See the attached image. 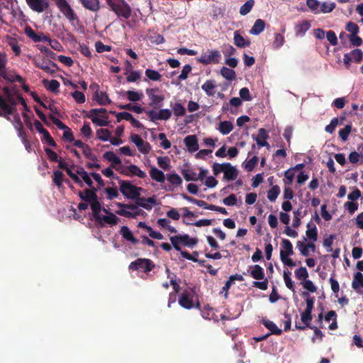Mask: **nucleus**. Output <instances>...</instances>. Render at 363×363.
<instances>
[{
    "label": "nucleus",
    "mask_w": 363,
    "mask_h": 363,
    "mask_svg": "<svg viewBox=\"0 0 363 363\" xmlns=\"http://www.w3.org/2000/svg\"><path fill=\"white\" fill-rule=\"evenodd\" d=\"M184 143L190 152H194L199 150L198 139L195 135H187L184 138Z\"/></svg>",
    "instance_id": "obj_17"
},
{
    "label": "nucleus",
    "mask_w": 363,
    "mask_h": 363,
    "mask_svg": "<svg viewBox=\"0 0 363 363\" xmlns=\"http://www.w3.org/2000/svg\"><path fill=\"white\" fill-rule=\"evenodd\" d=\"M233 129V125L230 121H225L219 123L218 130L223 135H228Z\"/></svg>",
    "instance_id": "obj_36"
},
{
    "label": "nucleus",
    "mask_w": 363,
    "mask_h": 363,
    "mask_svg": "<svg viewBox=\"0 0 363 363\" xmlns=\"http://www.w3.org/2000/svg\"><path fill=\"white\" fill-rule=\"evenodd\" d=\"M216 82L213 80H207L201 86V89L208 96H213L216 94Z\"/></svg>",
    "instance_id": "obj_27"
},
{
    "label": "nucleus",
    "mask_w": 363,
    "mask_h": 363,
    "mask_svg": "<svg viewBox=\"0 0 363 363\" xmlns=\"http://www.w3.org/2000/svg\"><path fill=\"white\" fill-rule=\"evenodd\" d=\"M111 133L105 128H100L96 130V137L101 141L110 140Z\"/></svg>",
    "instance_id": "obj_42"
},
{
    "label": "nucleus",
    "mask_w": 363,
    "mask_h": 363,
    "mask_svg": "<svg viewBox=\"0 0 363 363\" xmlns=\"http://www.w3.org/2000/svg\"><path fill=\"white\" fill-rule=\"evenodd\" d=\"M79 198L87 203H91L93 200L98 197L97 194L91 192L89 189H86L84 191H79L78 193Z\"/></svg>",
    "instance_id": "obj_29"
},
{
    "label": "nucleus",
    "mask_w": 363,
    "mask_h": 363,
    "mask_svg": "<svg viewBox=\"0 0 363 363\" xmlns=\"http://www.w3.org/2000/svg\"><path fill=\"white\" fill-rule=\"evenodd\" d=\"M258 157L257 156H254L252 157L250 160H249L245 164L244 166V168L247 171V172H251L254 169L255 165L257 164L258 162Z\"/></svg>",
    "instance_id": "obj_59"
},
{
    "label": "nucleus",
    "mask_w": 363,
    "mask_h": 363,
    "mask_svg": "<svg viewBox=\"0 0 363 363\" xmlns=\"http://www.w3.org/2000/svg\"><path fill=\"white\" fill-rule=\"evenodd\" d=\"M26 1L30 9L38 13H42L49 7L48 0H26Z\"/></svg>",
    "instance_id": "obj_12"
},
{
    "label": "nucleus",
    "mask_w": 363,
    "mask_h": 363,
    "mask_svg": "<svg viewBox=\"0 0 363 363\" xmlns=\"http://www.w3.org/2000/svg\"><path fill=\"white\" fill-rule=\"evenodd\" d=\"M63 173L59 170L53 172L52 181L53 183L58 187L60 188L62 186L63 182Z\"/></svg>",
    "instance_id": "obj_48"
},
{
    "label": "nucleus",
    "mask_w": 363,
    "mask_h": 363,
    "mask_svg": "<svg viewBox=\"0 0 363 363\" xmlns=\"http://www.w3.org/2000/svg\"><path fill=\"white\" fill-rule=\"evenodd\" d=\"M116 213L128 218H136L138 216H143L146 214L143 210L139 209L138 207L137 208V210H135L134 211L118 210L116 211Z\"/></svg>",
    "instance_id": "obj_22"
},
{
    "label": "nucleus",
    "mask_w": 363,
    "mask_h": 363,
    "mask_svg": "<svg viewBox=\"0 0 363 363\" xmlns=\"http://www.w3.org/2000/svg\"><path fill=\"white\" fill-rule=\"evenodd\" d=\"M81 133L86 138H90L92 135V130L89 125V123L85 122L83 126L81 128Z\"/></svg>",
    "instance_id": "obj_64"
},
{
    "label": "nucleus",
    "mask_w": 363,
    "mask_h": 363,
    "mask_svg": "<svg viewBox=\"0 0 363 363\" xmlns=\"http://www.w3.org/2000/svg\"><path fill=\"white\" fill-rule=\"evenodd\" d=\"M352 287L358 294H362L363 289V274L360 272L354 274Z\"/></svg>",
    "instance_id": "obj_20"
},
{
    "label": "nucleus",
    "mask_w": 363,
    "mask_h": 363,
    "mask_svg": "<svg viewBox=\"0 0 363 363\" xmlns=\"http://www.w3.org/2000/svg\"><path fill=\"white\" fill-rule=\"evenodd\" d=\"M77 173L81 177L82 181L83 180L89 187H92L93 181L83 167H79L77 169Z\"/></svg>",
    "instance_id": "obj_35"
},
{
    "label": "nucleus",
    "mask_w": 363,
    "mask_h": 363,
    "mask_svg": "<svg viewBox=\"0 0 363 363\" xmlns=\"http://www.w3.org/2000/svg\"><path fill=\"white\" fill-rule=\"evenodd\" d=\"M296 277L302 281L307 279L308 277V272L305 267H301L295 271Z\"/></svg>",
    "instance_id": "obj_52"
},
{
    "label": "nucleus",
    "mask_w": 363,
    "mask_h": 363,
    "mask_svg": "<svg viewBox=\"0 0 363 363\" xmlns=\"http://www.w3.org/2000/svg\"><path fill=\"white\" fill-rule=\"evenodd\" d=\"M57 6L63 15L69 21H75L77 16L66 0H57Z\"/></svg>",
    "instance_id": "obj_9"
},
{
    "label": "nucleus",
    "mask_w": 363,
    "mask_h": 363,
    "mask_svg": "<svg viewBox=\"0 0 363 363\" xmlns=\"http://www.w3.org/2000/svg\"><path fill=\"white\" fill-rule=\"evenodd\" d=\"M125 94L128 97V99L130 101L135 102L140 101L143 97V93H139L135 91H127Z\"/></svg>",
    "instance_id": "obj_49"
},
{
    "label": "nucleus",
    "mask_w": 363,
    "mask_h": 363,
    "mask_svg": "<svg viewBox=\"0 0 363 363\" xmlns=\"http://www.w3.org/2000/svg\"><path fill=\"white\" fill-rule=\"evenodd\" d=\"M281 247L283 250L280 251V259L282 263L289 267H294L296 266V263L294 260L289 257V256L294 254L293 245L291 242L287 239H282Z\"/></svg>",
    "instance_id": "obj_4"
},
{
    "label": "nucleus",
    "mask_w": 363,
    "mask_h": 363,
    "mask_svg": "<svg viewBox=\"0 0 363 363\" xmlns=\"http://www.w3.org/2000/svg\"><path fill=\"white\" fill-rule=\"evenodd\" d=\"M220 74L226 79L232 81L235 79L236 74L235 72L226 67H223L220 69Z\"/></svg>",
    "instance_id": "obj_40"
},
{
    "label": "nucleus",
    "mask_w": 363,
    "mask_h": 363,
    "mask_svg": "<svg viewBox=\"0 0 363 363\" xmlns=\"http://www.w3.org/2000/svg\"><path fill=\"white\" fill-rule=\"evenodd\" d=\"M234 43L238 48H245L250 45V41L245 40L238 31L234 33Z\"/></svg>",
    "instance_id": "obj_30"
},
{
    "label": "nucleus",
    "mask_w": 363,
    "mask_h": 363,
    "mask_svg": "<svg viewBox=\"0 0 363 363\" xmlns=\"http://www.w3.org/2000/svg\"><path fill=\"white\" fill-rule=\"evenodd\" d=\"M67 174L69 176V177L74 181V182L78 184L79 186L82 187L84 186L83 182L79 177L77 173L72 172L71 167H67V169H65Z\"/></svg>",
    "instance_id": "obj_50"
},
{
    "label": "nucleus",
    "mask_w": 363,
    "mask_h": 363,
    "mask_svg": "<svg viewBox=\"0 0 363 363\" xmlns=\"http://www.w3.org/2000/svg\"><path fill=\"white\" fill-rule=\"evenodd\" d=\"M106 216H101L99 215V219H94L95 222L100 226L104 227L105 224H108L110 225H116L118 224L119 218L113 213H111L108 211L106 213Z\"/></svg>",
    "instance_id": "obj_10"
},
{
    "label": "nucleus",
    "mask_w": 363,
    "mask_h": 363,
    "mask_svg": "<svg viewBox=\"0 0 363 363\" xmlns=\"http://www.w3.org/2000/svg\"><path fill=\"white\" fill-rule=\"evenodd\" d=\"M121 172L128 177L137 176L140 179H144L147 177L146 173L135 164L127 166Z\"/></svg>",
    "instance_id": "obj_13"
},
{
    "label": "nucleus",
    "mask_w": 363,
    "mask_h": 363,
    "mask_svg": "<svg viewBox=\"0 0 363 363\" xmlns=\"http://www.w3.org/2000/svg\"><path fill=\"white\" fill-rule=\"evenodd\" d=\"M155 267L153 262L149 259L138 258L129 264V269L133 271L143 270L145 273H148Z\"/></svg>",
    "instance_id": "obj_5"
},
{
    "label": "nucleus",
    "mask_w": 363,
    "mask_h": 363,
    "mask_svg": "<svg viewBox=\"0 0 363 363\" xmlns=\"http://www.w3.org/2000/svg\"><path fill=\"white\" fill-rule=\"evenodd\" d=\"M291 272L289 271H284L283 277L286 286L292 291H295L294 283L291 279Z\"/></svg>",
    "instance_id": "obj_51"
},
{
    "label": "nucleus",
    "mask_w": 363,
    "mask_h": 363,
    "mask_svg": "<svg viewBox=\"0 0 363 363\" xmlns=\"http://www.w3.org/2000/svg\"><path fill=\"white\" fill-rule=\"evenodd\" d=\"M95 48L97 52H109L111 50V46L104 45L101 41H97L95 43Z\"/></svg>",
    "instance_id": "obj_61"
},
{
    "label": "nucleus",
    "mask_w": 363,
    "mask_h": 363,
    "mask_svg": "<svg viewBox=\"0 0 363 363\" xmlns=\"http://www.w3.org/2000/svg\"><path fill=\"white\" fill-rule=\"evenodd\" d=\"M118 184L121 194L129 199L135 200L140 196V192L143 190V188L133 185L128 180H119Z\"/></svg>",
    "instance_id": "obj_3"
},
{
    "label": "nucleus",
    "mask_w": 363,
    "mask_h": 363,
    "mask_svg": "<svg viewBox=\"0 0 363 363\" xmlns=\"http://www.w3.org/2000/svg\"><path fill=\"white\" fill-rule=\"evenodd\" d=\"M7 63L8 58L6 54L0 51V78L5 81L6 84H13L16 82H22L23 78L16 74L14 70L7 68Z\"/></svg>",
    "instance_id": "obj_1"
},
{
    "label": "nucleus",
    "mask_w": 363,
    "mask_h": 363,
    "mask_svg": "<svg viewBox=\"0 0 363 363\" xmlns=\"http://www.w3.org/2000/svg\"><path fill=\"white\" fill-rule=\"evenodd\" d=\"M311 28V23L308 21L304 20L298 23L295 27L296 35L297 36H303L307 30Z\"/></svg>",
    "instance_id": "obj_25"
},
{
    "label": "nucleus",
    "mask_w": 363,
    "mask_h": 363,
    "mask_svg": "<svg viewBox=\"0 0 363 363\" xmlns=\"http://www.w3.org/2000/svg\"><path fill=\"white\" fill-rule=\"evenodd\" d=\"M352 131V125L347 124L345 126L344 128H342L339 130V137L342 139V141H346L348 139L349 135Z\"/></svg>",
    "instance_id": "obj_54"
},
{
    "label": "nucleus",
    "mask_w": 363,
    "mask_h": 363,
    "mask_svg": "<svg viewBox=\"0 0 363 363\" xmlns=\"http://www.w3.org/2000/svg\"><path fill=\"white\" fill-rule=\"evenodd\" d=\"M94 99L101 106H106L111 104V101L106 92L100 91L97 96H94Z\"/></svg>",
    "instance_id": "obj_41"
},
{
    "label": "nucleus",
    "mask_w": 363,
    "mask_h": 363,
    "mask_svg": "<svg viewBox=\"0 0 363 363\" xmlns=\"http://www.w3.org/2000/svg\"><path fill=\"white\" fill-rule=\"evenodd\" d=\"M182 174L185 179L186 181H196L197 180V174L196 173L191 169H184L182 170Z\"/></svg>",
    "instance_id": "obj_45"
},
{
    "label": "nucleus",
    "mask_w": 363,
    "mask_h": 363,
    "mask_svg": "<svg viewBox=\"0 0 363 363\" xmlns=\"http://www.w3.org/2000/svg\"><path fill=\"white\" fill-rule=\"evenodd\" d=\"M118 108L120 109H125L133 111L136 113H143L144 108L140 105H132L130 104H125V105H119Z\"/></svg>",
    "instance_id": "obj_47"
},
{
    "label": "nucleus",
    "mask_w": 363,
    "mask_h": 363,
    "mask_svg": "<svg viewBox=\"0 0 363 363\" xmlns=\"http://www.w3.org/2000/svg\"><path fill=\"white\" fill-rule=\"evenodd\" d=\"M149 173L151 179L157 182L163 183L166 179L164 172L155 167H152Z\"/></svg>",
    "instance_id": "obj_24"
},
{
    "label": "nucleus",
    "mask_w": 363,
    "mask_h": 363,
    "mask_svg": "<svg viewBox=\"0 0 363 363\" xmlns=\"http://www.w3.org/2000/svg\"><path fill=\"white\" fill-rule=\"evenodd\" d=\"M43 84L48 90L55 94H57L59 92L60 84L57 80L52 79L49 81L48 79H44L43 81Z\"/></svg>",
    "instance_id": "obj_28"
},
{
    "label": "nucleus",
    "mask_w": 363,
    "mask_h": 363,
    "mask_svg": "<svg viewBox=\"0 0 363 363\" xmlns=\"http://www.w3.org/2000/svg\"><path fill=\"white\" fill-rule=\"evenodd\" d=\"M89 118L91 119L93 123L99 126H107L109 124L107 116H102V118L96 116H89Z\"/></svg>",
    "instance_id": "obj_38"
},
{
    "label": "nucleus",
    "mask_w": 363,
    "mask_h": 363,
    "mask_svg": "<svg viewBox=\"0 0 363 363\" xmlns=\"http://www.w3.org/2000/svg\"><path fill=\"white\" fill-rule=\"evenodd\" d=\"M174 114L177 117L184 116L186 113V109L184 106L180 103H175L171 105Z\"/></svg>",
    "instance_id": "obj_44"
},
{
    "label": "nucleus",
    "mask_w": 363,
    "mask_h": 363,
    "mask_svg": "<svg viewBox=\"0 0 363 363\" xmlns=\"http://www.w3.org/2000/svg\"><path fill=\"white\" fill-rule=\"evenodd\" d=\"M301 284L303 286V287L309 292L314 293L317 291V287L315 286L313 282L310 279H306L303 281H301Z\"/></svg>",
    "instance_id": "obj_57"
},
{
    "label": "nucleus",
    "mask_w": 363,
    "mask_h": 363,
    "mask_svg": "<svg viewBox=\"0 0 363 363\" xmlns=\"http://www.w3.org/2000/svg\"><path fill=\"white\" fill-rule=\"evenodd\" d=\"M179 235L180 237L181 242H182V245L193 247L197 243L196 239L190 238L187 234Z\"/></svg>",
    "instance_id": "obj_39"
},
{
    "label": "nucleus",
    "mask_w": 363,
    "mask_h": 363,
    "mask_svg": "<svg viewBox=\"0 0 363 363\" xmlns=\"http://www.w3.org/2000/svg\"><path fill=\"white\" fill-rule=\"evenodd\" d=\"M350 54L355 62L359 63L363 59V52L360 49H354Z\"/></svg>",
    "instance_id": "obj_56"
},
{
    "label": "nucleus",
    "mask_w": 363,
    "mask_h": 363,
    "mask_svg": "<svg viewBox=\"0 0 363 363\" xmlns=\"http://www.w3.org/2000/svg\"><path fill=\"white\" fill-rule=\"evenodd\" d=\"M158 91V88H151L146 89V94L150 100L149 105L154 108H160L162 105V102L164 100V96L163 94L158 95L155 94V92Z\"/></svg>",
    "instance_id": "obj_7"
},
{
    "label": "nucleus",
    "mask_w": 363,
    "mask_h": 363,
    "mask_svg": "<svg viewBox=\"0 0 363 363\" xmlns=\"http://www.w3.org/2000/svg\"><path fill=\"white\" fill-rule=\"evenodd\" d=\"M285 42L284 37L280 33L275 34L273 47L275 49L281 48Z\"/></svg>",
    "instance_id": "obj_60"
},
{
    "label": "nucleus",
    "mask_w": 363,
    "mask_h": 363,
    "mask_svg": "<svg viewBox=\"0 0 363 363\" xmlns=\"http://www.w3.org/2000/svg\"><path fill=\"white\" fill-rule=\"evenodd\" d=\"M252 269L250 272V275L256 280H262L264 279V272L263 268L258 265L255 264L252 267Z\"/></svg>",
    "instance_id": "obj_31"
},
{
    "label": "nucleus",
    "mask_w": 363,
    "mask_h": 363,
    "mask_svg": "<svg viewBox=\"0 0 363 363\" xmlns=\"http://www.w3.org/2000/svg\"><path fill=\"white\" fill-rule=\"evenodd\" d=\"M89 205L91 206L94 219H99V215L101 211L104 213H108L107 209L102 208L101 203L99 201L98 197L89 203Z\"/></svg>",
    "instance_id": "obj_21"
},
{
    "label": "nucleus",
    "mask_w": 363,
    "mask_h": 363,
    "mask_svg": "<svg viewBox=\"0 0 363 363\" xmlns=\"http://www.w3.org/2000/svg\"><path fill=\"white\" fill-rule=\"evenodd\" d=\"M280 194V188L278 185L273 186L267 192L268 199L274 202Z\"/></svg>",
    "instance_id": "obj_43"
},
{
    "label": "nucleus",
    "mask_w": 363,
    "mask_h": 363,
    "mask_svg": "<svg viewBox=\"0 0 363 363\" xmlns=\"http://www.w3.org/2000/svg\"><path fill=\"white\" fill-rule=\"evenodd\" d=\"M255 5L254 0H247L240 9V13L242 16H245L250 12Z\"/></svg>",
    "instance_id": "obj_46"
},
{
    "label": "nucleus",
    "mask_w": 363,
    "mask_h": 363,
    "mask_svg": "<svg viewBox=\"0 0 363 363\" xmlns=\"http://www.w3.org/2000/svg\"><path fill=\"white\" fill-rule=\"evenodd\" d=\"M269 138V135L264 128H259L258 130V135H252V138L255 140L257 144L259 147H269V143L266 140Z\"/></svg>",
    "instance_id": "obj_19"
},
{
    "label": "nucleus",
    "mask_w": 363,
    "mask_h": 363,
    "mask_svg": "<svg viewBox=\"0 0 363 363\" xmlns=\"http://www.w3.org/2000/svg\"><path fill=\"white\" fill-rule=\"evenodd\" d=\"M262 324L271 332V334L280 335L282 330L277 325L269 320H262Z\"/></svg>",
    "instance_id": "obj_32"
},
{
    "label": "nucleus",
    "mask_w": 363,
    "mask_h": 363,
    "mask_svg": "<svg viewBox=\"0 0 363 363\" xmlns=\"http://www.w3.org/2000/svg\"><path fill=\"white\" fill-rule=\"evenodd\" d=\"M265 22L262 19H257L250 30V33L252 35H257L260 34L265 28Z\"/></svg>",
    "instance_id": "obj_26"
},
{
    "label": "nucleus",
    "mask_w": 363,
    "mask_h": 363,
    "mask_svg": "<svg viewBox=\"0 0 363 363\" xmlns=\"http://www.w3.org/2000/svg\"><path fill=\"white\" fill-rule=\"evenodd\" d=\"M111 11L118 17L128 19L131 16V8L125 0H106Z\"/></svg>",
    "instance_id": "obj_2"
},
{
    "label": "nucleus",
    "mask_w": 363,
    "mask_h": 363,
    "mask_svg": "<svg viewBox=\"0 0 363 363\" xmlns=\"http://www.w3.org/2000/svg\"><path fill=\"white\" fill-rule=\"evenodd\" d=\"M169 240L174 248L181 252L182 250L180 246L182 245V242H181L179 235L172 236Z\"/></svg>",
    "instance_id": "obj_62"
},
{
    "label": "nucleus",
    "mask_w": 363,
    "mask_h": 363,
    "mask_svg": "<svg viewBox=\"0 0 363 363\" xmlns=\"http://www.w3.org/2000/svg\"><path fill=\"white\" fill-rule=\"evenodd\" d=\"M225 167L223 170V177L225 180L233 181L235 180L238 176V171L235 167L233 166L229 162H225Z\"/></svg>",
    "instance_id": "obj_15"
},
{
    "label": "nucleus",
    "mask_w": 363,
    "mask_h": 363,
    "mask_svg": "<svg viewBox=\"0 0 363 363\" xmlns=\"http://www.w3.org/2000/svg\"><path fill=\"white\" fill-rule=\"evenodd\" d=\"M194 291L191 290L190 291H185L181 294L179 298V303L182 308L186 309H191L194 308Z\"/></svg>",
    "instance_id": "obj_11"
},
{
    "label": "nucleus",
    "mask_w": 363,
    "mask_h": 363,
    "mask_svg": "<svg viewBox=\"0 0 363 363\" xmlns=\"http://www.w3.org/2000/svg\"><path fill=\"white\" fill-rule=\"evenodd\" d=\"M182 197L186 199V201L191 202L194 204H196L197 206L200 207H203L205 209L210 210V206H212L213 204H208L206 201L203 200H198L193 197H191L189 196H187L186 194H183Z\"/></svg>",
    "instance_id": "obj_34"
},
{
    "label": "nucleus",
    "mask_w": 363,
    "mask_h": 363,
    "mask_svg": "<svg viewBox=\"0 0 363 363\" xmlns=\"http://www.w3.org/2000/svg\"><path fill=\"white\" fill-rule=\"evenodd\" d=\"M221 55L218 50H211L208 53H202L201 57L198 58L197 61L203 65H209L211 63L217 64L220 62Z\"/></svg>",
    "instance_id": "obj_6"
},
{
    "label": "nucleus",
    "mask_w": 363,
    "mask_h": 363,
    "mask_svg": "<svg viewBox=\"0 0 363 363\" xmlns=\"http://www.w3.org/2000/svg\"><path fill=\"white\" fill-rule=\"evenodd\" d=\"M167 181L174 186L177 187L182 184L180 176L176 173L168 174L166 177Z\"/></svg>",
    "instance_id": "obj_37"
},
{
    "label": "nucleus",
    "mask_w": 363,
    "mask_h": 363,
    "mask_svg": "<svg viewBox=\"0 0 363 363\" xmlns=\"http://www.w3.org/2000/svg\"><path fill=\"white\" fill-rule=\"evenodd\" d=\"M301 319L304 325H300L296 323L295 327L297 330H304L307 328H311L313 325H311V322L313 319L312 313L308 311H304L301 314Z\"/></svg>",
    "instance_id": "obj_16"
},
{
    "label": "nucleus",
    "mask_w": 363,
    "mask_h": 363,
    "mask_svg": "<svg viewBox=\"0 0 363 363\" xmlns=\"http://www.w3.org/2000/svg\"><path fill=\"white\" fill-rule=\"evenodd\" d=\"M104 158L111 162V167L116 168V164H121V159L113 152H106L104 155Z\"/></svg>",
    "instance_id": "obj_33"
},
{
    "label": "nucleus",
    "mask_w": 363,
    "mask_h": 363,
    "mask_svg": "<svg viewBox=\"0 0 363 363\" xmlns=\"http://www.w3.org/2000/svg\"><path fill=\"white\" fill-rule=\"evenodd\" d=\"M146 77L152 81H160L162 75L156 70L147 69L145 70Z\"/></svg>",
    "instance_id": "obj_53"
},
{
    "label": "nucleus",
    "mask_w": 363,
    "mask_h": 363,
    "mask_svg": "<svg viewBox=\"0 0 363 363\" xmlns=\"http://www.w3.org/2000/svg\"><path fill=\"white\" fill-rule=\"evenodd\" d=\"M120 233L125 240L130 242L134 245L138 243L139 242L138 239L134 237L132 231L129 229V228L125 225L121 227Z\"/></svg>",
    "instance_id": "obj_23"
},
{
    "label": "nucleus",
    "mask_w": 363,
    "mask_h": 363,
    "mask_svg": "<svg viewBox=\"0 0 363 363\" xmlns=\"http://www.w3.org/2000/svg\"><path fill=\"white\" fill-rule=\"evenodd\" d=\"M71 95L78 104H83L86 101L85 95L79 91H74L71 93Z\"/></svg>",
    "instance_id": "obj_63"
},
{
    "label": "nucleus",
    "mask_w": 363,
    "mask_h": 363,
    "mask_svg": "<svg viewBox=\"0 0 363 363\" xmlns=\"http://www.w3.org/2000/svg\"><path fill=\"white\" fill-rule=\"evenodd\" d=\"M157 164L164 170H167L170 167V160L168 157H158Z\"/></svg>",
    "instance_id": "obj_55"
},
{
    "label": "nucleus",
    "mask_w": 363,
    "mask_h": 363,
    "mask_svg": "<svg viewBox=\"0 0 363 363\" xmlns=\"http://www.w3.org/2000/svg\"><path fill=\"white\" fill-rule=\"evenodd\" d=\"M147 116L150 121L155 122L156 121H167L172 116V111L168 108L160 109L159 111L150 110L147 113Z\"/></svg>",
    "instance_id": "obj_8"
},
{
    "label": "nucleus",
    "mask_w": 363,
    "mask_h": 363,
    "mask_svg": "<svg viewBox=\"0 0 363 363\" xmlns=\"http://www.w3.org/2000/svg\"><path fill=\"white\" fill-rule=\"evenodd\" d=\"M79 2L86 10L97 12L101 8L100 0H79Z\"/></svg>",
    "instance_id": "obj_18"
},
{
    "label": "nucleus",
    "mask_w": 363,
    "mask_h": 363,
    "mask_svg": "<svg viewBox=\"0 0 363 363\" xmlns=\"http://www.w3.org/2000/svg\"><path fill=\"white\" fill-rule=\"evenodd\" d=\"M135 203L138 206L142 207L147 211H150L152 207L156 205V197L155 196L145 198L139 196L135 199Z\"/></svg>",
    "instance_id": "obj_14"
},
{
    "label": "nucleus",
    "mask_w": 363,
    "mask_h": 363,
    "mask_svg": "<svg viewBox=\"0 0 363 363\" xmlns=\"http://www.w3.org/2000/svg\"><path fill=\"white\" fill-rule=\"evenodd\" d=\"M345 29L347 32L350 33V35H357L359 32V26L357 24L352 21L347 23Z\"/></svg>",
    "instance_id": "obj_58"
}]
</instances>
